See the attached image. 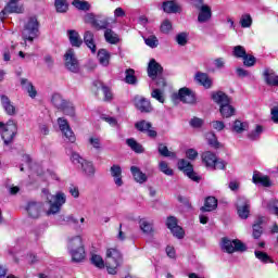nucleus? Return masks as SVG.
I'll use <instances>...</instances> for the list:
<instances>
[{
    "label": "nucleus",
    "instance_id": "nucleus-37",
    "mask_svg": "<svg viewBox=\"0 0 278 278\" xmlns=\"http://www.w3.org/2000/svg\"><path fill=\"white\" fill-rule=\"evenodd\" d=\"M143 40L147 47H150V49H157V47L160 46V40L155 35L143 37Z\"/></svg>",
    "mask_w": 278,
    "mask_h": 278
},
{
    "label": "nucleus",
    "instance_id": "nucleus-61",
    "mask_svg": "<svg viewBox=\"0 0 278 278\" xmlns=\"http://www.w3.org/2000/svg\"><path fill=\"white\" fill-rule=\"evenodd\" d=\"M190 125L191 127L199 129V127H203V119L199 117H193L190 121Z\"/></svg>",
    "mask_w": 278,
    "mask_h": 278
},
{
    "label": "nucleus",
    "instance_id": "nucleus-43",
    "mask_svg": "<svg viewBox=\"0 0 278 278\" xmlns=\"http://www.w3.org/2000/svg\"><path fill=\"white\" fill-rule=\"evenodd\" d=\"M125 81L126 84H137L138 78H136V71H134V68H128L125 72Z\"/></svg>",
    "mask_w": 278,
    "mask_h": 278
},
{
    "label": "nucleus",
    "instance_id": "nucleus-52",
    "mask_svg": "<svg viewBox=\"0 0 278 278\" xmlns=\"http://www.w3.org/2000/svg\"><path fill=\"white\" fill-rule=\"evenodd\" d=\"M81 168L84 173H87V175H94V165L92 162L85 161L81 165Z\"/></svg>",
    "mask_w": 278,
    "mask_h": 278
},
{
    "label": "nucleus",
    "instance_id": "nucleus-57",
    "mask_svg": "<svg viewBox=\"0 0 278 278\" xmlns=\"http://www.w3.org/2000/svg\"><path fill=\"white\" fill-rule=\"evenodd\" d=\"M85 23H89L92 27H99V22L94 18V14L88 13L85 15Z\"/></svg>",
    "mask_w": 278,
    "mask_h": 278
},
{
    "label": "nucleus",
    "instance_id": "nucleus-59",
    "mask_svg": "<svg viewBox=\"0 0 278 278\" xmlns=\"http://www.w3.org/2000/svg\"><path fill=\"white\" fill-rule=\"evenodd\" d=\"M277 207H278V200L277 199L269 200V202L267 203V210L269 214H273Z\"/></svg>",
    "mask_w": 278,
    "mask_h": 278
},
{
    "label": "nucleus",
    "instance_id": "nucleus-23",
    "mask_svg": "<svg viewBox=\"0 0 278 278\" xmlns=\"http://www.w3.org/2000/svg\"><path fill=\"white\" fill-rule=\"evenodd\" d=\"M21 86H22L23 90H25V92H27V94H28V97H30V99H36V97L38 96V91L36 90V87H34L31 81H29L27 78H22Z\"/></svg>",
    "mask_w": 278,
    "mask_h": 278
},
{
    "label": "nucleus",
    "instance_id": "nucleus-7",
    "mask_svg": "<svg viewBox=\"0 0 278 278\" xmlns=\"http://www.w3.org/2000/svg\"><path fill=\"white\" fill-rule=\"evenodd\" d=\"M0 127H2V140L4 144H11L14 140V136H16V131H18L16 122L10 119L7 124L0 123Z\"/></svg>",
    "mask_w": 278,
    "mask_h": 278
},
{
    "label": "nucleus",
    "instance_id": "nucleus-45",
    "mask_svg": "<svg viewBox=\"0 0 278 278\" xmlns=\"http://www.w3.org/2000/svg\"><path fill=\"white\" fill-rule=\"evenodd\" d=\"M205 138L210 147H213L214 149H220V142H218V139L214 132H207Z\"/></svg>",
    "mask_w": 278,
    "mask_h": 278
},
{
    "label": "nucleus",
    "instance_id": "nucleus-38",
    "mask_svg": "<svg viewBox=\"0 0 278 278\" xmlns=\"http://www.w3.org/2000/svg\"><path fill=\"white\" fill-rule=\"evenodd\" d=\"M126 143L130 147L132 151H135V153H144V148H142V144L138 143L136 139H127Z\"/></svg>",
    "mask_w": 278,
    "mask_h": 278
},
{
    "label": "nucleus",
    "instance_id": "nucleus-33",
    "mask_svg": "<svg viewBox=\"0 0 278 278\" xmlns=\"http://www.w3.org/2000/svg\"><path fill=\"white\" fill-rule=\"evenodd\" d=\"M157 151H159L160 155H162L163 157H172L173 160H175V157H177V154L173 151H169L168 147H166V144H164V143L159 144Z\"/></svg>",
    "mask_w": 278,
    "mask_h": 278
},
{
    "label": "nucleus",
    "instance_id": "nucleus-13",
    "mask_svg": "<svg viewBox=\"0 0 278 278\" xmlns=\"http://www.w3.org/2000/svg\"><path fill=\"white\" fill-rule=\"evenodd\" d=\"M237 214L242 220H247L251 215V201L247 198H239L237 202Z\"/></svg>",
    "mask_w": 278,
    "mask_h": 278
},
{
    "label": "nucleus",
    "instance_id": "nucleus-18",
    "mask_svg": "<svg viewBox=\"0 0 278 278\" xmlns=\"http://www.w3.org/2000/svg\"><path fill=\"white\" fill-rule=\"evenodd\" d=\"M164 68L160 63L155 62V59L150 60L148 65V77L151 79H157L162 75Z\"/></svg>",
    "mask_w": 278,
    "mask_h": 278
},
{
    "label": "nucleus",
    "instance_id": "nucleus-41",
    "mask_svg": "<svg viewBox=\"0 0 278 278\" xmlns=\"http://www.w3.org/2000/svg\"><path fill=\"white\" fill-rule=\"evenodd\" d=\"M53 105L55 108H58L59 110H62V108H64L66 105V100H64V98H62V96L60 93H54L52 96V99H51Z\"/></svg>",
    "mask_w": 278,
    "mask_h": 278
},
{
    "label": "nucleus",
    "instance_id": "nucleus-56",
    "mask_svg": "<svg viewBox=\"0 0 278 278\" xmlns=\"http://www.w3.org/2000/svg\"><path fill=\"white\" fill-rule=\"evenodd\" d=\"M71 160L73 164H80V166H83L86 162V160L81 157V155H79L77 152H72Z\"/></svg>",
    "mask_w": 278,
    "mask_h": 278
},
{
    "label": "nucleus",
    "instance_id": "nucleus-51",
    "mask_svg": "<svg viewBox=\"0 0 278 278\" xmlns=\"http://www.w3.org/2000/svg\"><path fill=\"white\" fill-rule=\"evenodd\" d=\"M176 42L180 47H186L188 45V33H180L176 36Z\"/></svg>",
    "mask_w": 278,
    "mask_h": 278
},
{
    "label": "nucleus",
    "instance_id": "nucleus-17",
    "mask_svg": "<svg viewBox=\"0 0 278 278\" xmlns=\"http://www.w3.org/2000/svg\"><path fill=\"white\" fill-rule=\"evenodd\" d=\"M0 103H1V106L3 108L5 114H8V116L16 115V106L14 105V102L12 100H10V98L8 96L1 94Z\"/></svg>",
    "mask_w": 278,
    "mask_h": 278
},
{
    "label": "nucleus",
    "instance_id": "nucleus-35",
    "mask_svg": "<svg viewBox=\"0 0 278 278\" xmlns=\"http://www.w3.org/2000/svg\"><path fill=\"white\" fill-rule=\"evenodd\" d=\"M98 60L102 66H108L110 64V52L105 49L99 50Z\"/></svg>",
    "mask_w": 278,
    "mask_h": 278
},
{
    "label": "nucleus",
    "instance_id": "nucleus-12",
    "mask_svg": "<svg viewBox=\"0 0 278 278\" xmlns=\"http://www.w3.org/2000/svg\"><path fill=\"white\" fill-rule=\"evenodd\" d=\"M64 60L67 71H71V73H79V61L77 60V56H75V50H67L64 54Z\"/></svg>",
    "mask_w": 278,
    "mask_h": 278
},
{
    "label": "nucleus",
    "instance_id": "nucleus-40",
    "mask_svg": "<svg viewBox=\"0 0 278 278\" xmlns=\"http://www.w3.org/2000/svg\"><path fill=\"white\" fill-rule=\"evenodd\" d=\"M254 255H255L256 260H260V262H262L263 264H273L274 263L273 258L266 252L255 251Z\"/></svg>",
    "mask_w": 278,
    "mask_h": 278
},
{
    "label": "nucleus",
    "instance_id": "nucleus-10",
    "mask_svg": "<svg viewBox=\"0 0 278 278\" xmlns=\"http://www.w3.org/2000/svg\"><path fill=\"white\" fill-rule=\"evenodd\" d=\"M48 203L50 207L46 212L47 216L55 215L62 210L64 203H66V195L62 192H59L54 195V202L49 200Z\"/></svg>",
    "mask_w": 278,
    "mask_h": 278
},
{
    "label": "nucleus",
    "instance_id": "nucleus-22",
    "mask_svg": "<svg viewBox=\"0 0 278 278\" xmlns=\"http://www.w3.org/2000/svg\"><path fill=\"white\" fill-rule=\"evenodd\" d=\"M194 79L197 84H200V86H203V88L210 89L212 88V78L206 73L198 72L194 75Z\"/></svg>",
    "mask_w": 278,
    "mask_h": 278
},
{
    "label": "nucleus",
    "instance_id": "nucleus-34",
    "mask_svg": "<svg viewBox=\"0 0 278 278\" xmlns=\"http://www.w3.org/2000/svg\"><path fill=\"white\" fill-rule=\"evenodd\" d=\"M90 263L100 270H102V268H105V261H103V257L99 254H92L90 257Z\"/></svg>",
    "mask_w": 278,
    "mask_h": 278
},
{
    "label": "nucleus",
    "instance_id": "nucleus-36",
    "mask_svg": "<svg viewBox=\"0 0 278 278\" xmlns=\"http://www.w3.org/2000/svg\"><path fill=\"white\" fill-rule=\"evenodd\" d=\"M249 129V123L241 122V121H235L232 126V131L236 134H242V131H247Z\"/></svg>",
    "mask_w": 278,
    "mask_h": 278
},
{
    "label": "nucleus",
    "instance_id": "nucleus-11",
    "mask_svg": "<svg viewBox=\"0 0 278 278\" xmlns=\"http://www.w3.org/2000/svg\"><path fill=\"white\" fill-rule=\"evenodd\" d=\"M58 125L59 129L62 131L64 138L67 140V142H75L77 138L75 137V132L71 128V125L68 124V121L64 117L58 118Z\"/></svg>",
    "mask_w": 278,
    "mask_h": 278
},
{
    "label": "nucleus",
    "instance_id": "nucleus-2",
    "mask_svg": "<svg viewBox=\"0 0 278 278\" xmlns=\"http://www.w3.org/2000/svg\"><path fill=\"white\" fill-rule=\"evenodd\" d=\"M123 253L118 248H109L105 253V268L109 275H118V268L123 266Z\"/></svg>",
    "mask_w": 278,
    "mask_h": 278
},
{
    "label": "nucleus",
    "instance_id": "nucleus-39",
    "mask_svg": "<svg viewBox=\"0 0 278 278\" xmlns=\"http://www.w3.org/2000/svg\"><path fill=\"white\" fill-rule=\"evenodd\" d=\"M72 5H74L76 10H81L83 12H88V10H90V2L86 0H73Z\"/></svg>",
    "mask_w": 278,
    "mask_h": 278
},
{
    "label": "nucleus",
    "instance_id": "nucleus-8",
    "mask_svg": "<svg viewBox=\"0 0 278 278\" xmlns=\"http://www.w3.org/2000/svg\"><path fill=\"white\" fill-rule=\"evenodd\" d=\"M193 5L198 10V22L210 23L212 21V7L203 4V0H193Z\"/></svg>",
    "mask_w": 278,
    "mask_h": 278
},
{
    "label": "nucleus",
    "instance_id": "nucleus-29",
    "mask_svg": "<svg viewBox=\"0 0 278 278\" xmlns=\"http://www.w3.org/2000/svg\"><path fill=\"white\" fill-rule=\"evenodd\" d=\"M178 168L179 170H181V173H185V175H193L194 173V167L186 159H181L178 161Z\"/></svg>",
    "mask_w": 278,
    "mask_h": 278
},
{
    "label": "nucleus",
    "instance_id": "nucleus-60",
    "mask_svg": "<svg viewBox=\"0 0 278 278\" xmlns=\"http://www.w3.org/2000/svg\"><path fill=\"white\" fill-rule=\"evenodd\" d=\"M213 64L215 68H218L219 71L225 67L226 61L225 58H217L213 61Z\"/></svg>",
    "mask_w": 278,
    "mask_h": 278
},
{
    "label": "nucleus",
    "instance_id": "nucleus-54",
    "mask_svg": "<svg viewBox=\"0 0 278 278\" xmlns=\"http://www.w3.org/2000/svg\"><path fill=\"white\" fill-rule=\"evenodd\" d=\"M67 116H75V106L71 102L65 103L64 108L61 109Z\"/></svg>",
    "mask_w": 278,
    "mask_h": 278
},
{
    "label": "nucleus",
    "instance_id": "nucleus-50",
    "mask_svg": "<svg viewBox=\"0 0 278 278\" xmlns=\"http://www.w3.org/2000/svg\"><path fill=\"white\" fill-rule=\"evenodd\" d=\"M162 34H170L173 31V23L170 20H164L161 24Z\"/></svg>",
    "mask_w": 278,
    "mask_h": 278
},
{
    "label": "nucleus",
    "instance_id": "nucleus-9",
    "mask_svg": "<svg viewBox=\"0 0 278 278\" xmlns=\"http://www.w3.org/2000/svg\"><path fill=\"white\" fill-rule=\"evenodd\" d=\"M165 225L167 229H169L170 233H173L174 238H177L178 240H184V238H186V231L181 226H179L177 217L173 215L168 216Z\"/></svg>",
    "mask_w": 278,
    "mask_h": 278
},
{
    "label": "nucleus",
    "instance_id": "nucleus-16",
    "mask_svg": "<svg viewBox=\"0 0 278 278\" xmlns=\"http://www.w3.org/2000/svg\"><path fill=\"white\" fill-rule=\"evenodd\" d=\"M178 98L180 101H182V103H189L190 105H194V103H197V96L192 90L186 87L179 89Z\"/></svg>",
    "mask_w": 278,
    "mask_h": 278
},
{
    "label": "nucleus",
    "instance_id": "nucleus-46",
    "mask_svg": "<svg viewBox=\"0 0 278 278\" xmlns=\"http://www.w3.org/2000/svg\"><path fill=\"white\" fill-rule=\"evenodd\" d=\"M54 5L56 9V12L61 14H64V12L68 11V3L66 2V0H55Z\"/></svg>",
    "mask_w": 278,
    "mask_h": 278
},
{
    "label": "nucleus",
    "instance_id": "nucleus-53",
    "mask_svg": "<svg viewBox=\"0 0 278 278\" xmlns=\"http://www.w3.org/2000/svg\"><path fill=\"white\" fill-rule=\"evenodd\" d=\"M242 60L243 65H245L248 68H251V66H255V62H257V60L252 54H245Z\"/></svg>",
    "mask_w": 278,
    "mask_h": 278
},
{
    "label": "nucleus",
    "instance_id": "nucleus-3",
    "mask_svg": "<svg viewBox=\"0 0 278 278\" xmlns=\"http://www.w3.org/2000/svg\"><path fill=\"white\" fill-rule=\"evenodd\" d=\"M212 99L213 101H215V103H218V105H220L219 112L224 118H230V116H233V114H236V109L230 105L231 98H229V96H227L225 92L217 91L213 93Z\"/></svg>",
    "mask_w": 278,
    "mask_h": 278
},
{
    "label": "nucleus",
    "instance_id": "nucleus-26",
    "mask_svg": "<svg viewBox=\"0 0 278 278\" xmlns=\"http://www.w3.org/2000/svg\"><path fill=\"white\" fill-rule=\"evenodd\" d=\"M67 38L72 45V47H81L84 45V40L77 30L70 29L67 30Z\"/></svg>",
    "mask_w": 278,
    "mask_h": 278
},
{
    "label": "nucleus",
    "instance_id": "nucleus-21",
    "mask_svg": "<svg viewBox=\"0 0 278 278\" xmlns=\"http://www.w3.org/2000/svg\"><path fill=\"white\" fill-rule=\"evenodd\" d=\"M22 162H23V164L20 166L21 173H25V168H30V170H33V173H38V170H36V169L40 168V166L38 164L34 163V161L31 160V156H29V154H24L22 156Z\"/></svg>",
    "mask_w": 278,
    "mask_h": 278
},
{
    "label": "nucleus",
    "instance_id": "nucleus-42",
    "mask_svg": "<svg viewBox=\"0 0 278 278\" xmlns=\"http://www.w3.org/2000/svg\"><path fill=\"white\" fill-rule=\"evenodd\" d=\"M247 49L243 46H235L232 48V55L238 60H243L247 56Z\"/></svg>",
    "mask_w": 278,
    "mask_h": 278
},
{
    "label": "nucleus",
    "instance_id": "nucleus-44",
    "mask_svg": "<svg viewBox=\"0 0 278 278\" xmlns=\"http://www.w3.org/2000/svg\"><path fill=\"white\" fill-rule=\"evenodd\" d=\"M152 99H155L159 101V103H164L166 101V98L164 97V90L160 88H153L151 92Z\"/></svg>",
    "mask_w": 278,
    "mask_h": 278
},
{
    "label": "nucleus",
    "instance_id": "nucleus-30",
    "mask_svg": "<svg viewBox=\"0 0 278 278\" xmlns=\"http://www.w3.org/2000/svg\"><path fill=\"white\" fill-rule=\"evenodd\" d=\"M252 181L253 184L261 185L264 188H270V186H273V182L268 176L253 175Z\"/></svg>",
    "mask_w": 278,
    "mask_h": 278
},
{
    "label": "nucleus",
    "instance_id": "nucleus-64",
    "mask_svg": "<svg viewBox=\"0 0 278 278\" xmlns=\"http://www.w3.org/2000/svg\"><path fill=\"white\" fill-rule=\"evenodd\" d=\"M271 121L278 124V106H274L270 110Z\"/></svg>",
    "mask_w": 278,
    "mask_h": 278
},
{
    "label": "nucleus",
    "instance_id": "nucleus-4",
    "mask_svg": "<svg viewBox=\"0 0 278 278\" xmlns=\"http://www.w3.org/2000/svg\"><path fill=\"white\" fill-rule=\"evenodd\" d=\"M40 31V24L38 23V18L36 17H29L25 24L24 28L22 30V38L24 40V45H27V42H34L36 38H38V34Z\"/></svg>",
    "mask_w": 278,
    "mask_h": 278
},
{
    "label": "nucleus",
    "instance_id": "nucleus-62",
    "mask_svg": "<svg viewBox=\"0 0 278 278\" xmlns=\"http://www.w3.org/2000/svg\"><path fill=\"white\" fill-rule=\"evenodd\" d=\"M213 129H216V131H223L225 129V123L222 121H214L211 123Z\"/></svg>",
    "mask_w": 278,
    "mask_h": 278
},
{
    "label": "nucleus",
    "instance_id": "nucleus-1",
    "mask_svg": "<svg viewBox=\"0 0 278 278\" xmlns=\"http://www.w3.org/2000/svg\"><path fill=\"white\" fill-rule=\"evenodd\" d=\"M67 251L74 264H81L86 260V245L81 236H75L67 241Z\"/></svg>",
    "mask_w": 278,
    "mask_h": 278
},
{
    "label": "nucleus",
    "instance_id": "nucleus-47",
    "mask_svg": "<svg viewBox=\"0 0 278 278\" xmlns=\"http://www.w3.org/2000/svg\"><path fill=\"white\" fill-rule=\"evenodd\" d=\"M262 134H264V127L257 125L255 129L248 135V138H250V140H258Z\"/></svg>",
    "mask_w": 278,
    "mask_h": 278
},
{
    "label": "nucleus",
    "instance_id": "nucleus-32",
    "mask_svg": "<svg viewBox=\"0 0 278 278\" xmlns=\"http://www.w3.org/2000/svg\"><path fill=\"white\" fill-rule=\"evenodd\" d=\"M264 77L268 86H278V76L271 70H265Z\"/></svg>",
    "mask_w": 278,
    "mask_h": 278
},
{
    "label": "nucleus",
    "instance_id": "nucleus-25",
    "mask_svg": "<svg viewBox=\"0 0 278 278\" xmlns=\"http://www.w3.org/2000/svg\"><path fill=\"white\" fill-rule=\"evenodd\" d=\"M84 42L91 53H97V42L94 41V34L90 30L85 31Z\"/></svg>",
    "mask_w": 278,
    "mask_h": 278
},
{
    "label": "nucleus",
    "instance_id": "nucleus-55",
    "mask_svg": "<svg viewBox=\"0 0 278 278\" xmlns=\"http://www.w3.org/2000/svg\"><path fill=\"white\" fill-rule=\"evenodd\" d=\"M159 168L161 173H164V175H173V169L168 167V163H166L165 161L159 163Z\"/></svg>",
    "mask_w": 278,
    "mask_h": 278
},
{
    "label": "nucleus",
    "instance_id": "nucleus-31",
    "mask_svg": "<svg viewBox=\"0 0 278 278\" xmlns=\"http://www.w3.org/2000/svg\"><path fill=\"white\" fill-rule=\"evenodd\" d=\"M104 38L110 45H118V42H121L118 35L110 28L104 31Z\"/></svg>",
    "mask_w": 278,
    "mask_h": 278
},
{
    "label": "nucleus",
    "instance_id": "nucleus-14",
    "mask_svg": "<svg viewBox=\"0 0 278 278\" xmlns=\"http://www.w3.org/2000/svg\"><path fill=\"white\" fill-rule=\"evenodd\" d=\"M8 14H23V7L18 4V1L11 0L0 12L1 21H3V18H5Z\"/></svg>",
    "mask_w": 278,
    "mask_h": 278
},
{
    "label": "nucleus",
    "instance_id": "nucleus-6",
    "mask_svg": "<svg viewBox=\"0 0 278 278\" xmlns=\"http://www.w3.org/2000/svg\"><path fill=\"white\" fill-rule=\"evenodd\" d=\"M223 242V250L226 253H244V251H247V244H244V242H242L240 239H233V240H229L227 239V237L222 239Z\"/></svg>",
    "mask_w": 278,
    "mask_h": 278
},
{
    "label": "nucleus",
    "instance_id": "nucleus-27",
    "mask_svg": "<svg viewBox=\"0 0 278 278\" xmlns=\"http://www.w3.org/2000/svg\"><path fill=\"white\" fill-rule=\"evenodd\" d=\"M26 212L30 218H40V204L38 202H29Z\"/></svg>",
    "mask_w": 278,
    "mask_h": 278
},
{
    "label": "nucleus",
    "instance_id": "nucleus-28",
    "mask_svg": "<svg viewBox=\"0 0 278 278\" xmlns=\"http://www.w3.org/2000/svg\"><path fill=\"white\" fill-rule=\"evenodd\" d=\"M163 10L167 14H177L181 12V5L177 4L175 1L163 2Z\"/></svg>",
    "mask_w": 278,
    "mask_h": 278
},
{
    "label": "nucleus",
    "instance_id": "nucleus-49",
    "mask_svg": "<svg viewBox=\"0 0 278 278\" xmlns=\"http://www.w3.org/2000/svg\"><path fill=\"white\" fill-rule=\"evenodd\" d=\"M240 25L243 28H249L251 25H253V18L250 14H243L240 18Z\"/></svg>",
    "mask_w": 278,
    "mask_h": 278
},
{
    "label": "nucleus",
    "instance_id": "nucleus-15",
    "mask_svg": "<svg viewBox=\"0 0 278 278\" xmlns=\"http://www.w3.org/2000/svg\"><path fill=\"white\" fill-rule=\"evenodd\" d=\"M134 104L139 112H143L146 114H149L150 112H153V106L151 105V101L147 100V98L142 96H136L134 99Z\"/></svg>",
    "mask_w": 278,
    "mask_h": 278
},
{
    "label": "nucleus",
    "instance_id": "nucleus-58",
    "mask_svg": "<svg viewBox=\"0 0 278 278\" xmlns=\"http://www.w3.org/2000/svg\"><path fill=\"white\" fill-rule=\"evenodd\" d=\"M89 144L97 151H100L101 149V139L99 137H90L89 138Z\"/></svg>",
    "mask_w": 278,
    "mask_h": 278
},
{
    "label": "nucleus",
    "instance_id": "nucleus-20",
    "mask_svg": "<svg viewBox=\"0 0 278 278\" xmlns=\"http://www.w3.org/2000/svg\"><path fill=\"white\" fill-rule=\"evenodd\" d=\"M264 216H258L257 219L252 225V238L254 240H260L262 238V235L264 233Z\"/></svg>",
    "mask_w": 278,
    "mask_h": 278
},
{
    "label": "nucleus",
    "instance_id": "nucleus-19",
    "mask_svg": "<svg viewBox=\"0 0 278 278\" xmlns=\"http://www.w3.org/2000/svg\"><path fill=\"white\" fill-rule=\"evenodd\" d=\"M135 127L138 131L148 132L150 138H155V136H157V131L153 129V125L144 119L137 122Z\"/></svg>",
    "mask_w": 278,
    "mask_h": 278
},
{
    "label": "nucleus",
    "instance_id": "nucleus-5",
    "mask_svg": "<svg viewBox=\"0 0 278 278\" xmlns=\"http://www.w3.org/2000/svg\"><path fill=\"white\" fill-rule=\"evenodd\" d=\"M202 162L206 168H211L212 170H224L226 166L225 162L219 161L218 156L211 151L202 153Z\"/></svg>",
    "mask_w": 278,
    "mask_h": 278
},
{
    "label": "nucleus",
    "instance_id": "nucleus-24",
    "mask_svg": "<svg viewBox=\"0 0 278 278\" xmlns=\"http://www.w3.org/2000/svg\"><path fill=\"white\" fill-rule=\"evenodd\" d=\"M218 207V200L215 197H207L204 200V205L200 208L203 213L205 212H214Z\"/></svg>",
    "mask_w": 278,
    "mask_h": 278
},
{
    "label": "nucleus",
    "instance_id": "nucleus-63",
    "mask_svg": "<svg viewBox=\"0 0 278 278\" xmlns=\"http://www.w3.org/2000/svg\"><path fill=\"white\" fill-rule=\"evenodd\" d=\"M102 92L104 94L105 101H112V90L109 87L102 86Z\"/></svg>",
    "mask_w": 278,
    "mask_h": 278
},
{
    "label": "nucleus",
    "instance_id": "nucleus-48",
    "mask_svg": "<svg viewBox=\"0 0 278 278\" xmlns=\"http://www.w3.org/2000/svg\"><path fill=\"white\" fill-rule=\"evenodd\" d=\"M140 229L143 233H153V225L144 219L139 220Z\"/></svg>",
    "mask_w": 278,
    "mask_h": 278
}]
</instances>
